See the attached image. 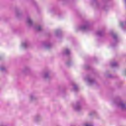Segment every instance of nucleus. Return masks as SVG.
Listing matches in <instances>:
<instances>
[{"label": "nucleus", "mask_w": 126, "mask_h": 126, "mask_svg": "<svg viewBox=\"0 0 126 126\" xmlns=\"http://www.w3.org/2000/svg\"><path fill=\"white\" fill-rule=\"evenodd\" d=\"M120 25L123 30H126V21L121 22Z\"/></svg>", "instance_id": "12"}, {"label": "nucleus", "mask_w": 126, "mask_h": 126, "mask_svg": "<svg viewBox=\"0 0 126 126\" xmlns=\"http://www.w3.org/2000/svg\"><path fill=\"white\" fill-rule=\"evenodd\" d=\"M107 1L108 0H102L100 2L98 1L97 0H93L92 4L94 7L107 10L109 8Z\"/></svg>", "instance_id": "1"}, {"label": "nucleus", "mask_w": 126, "mask_h": 126, "mask_svg": "<svg viewBox=\"0 0 126 126\" xmlns=\"http://www.w3.org/2000/svg\"><path fill=\"white\" fill-rule=\"evenodd\" d=\"M118 107L119 108H120L121 110L123 111H125L126 110V105L125 103H124L123 101H119L117 104Z\"/></svg>", "instance_id": "5"}, {"label": "nucleus", "mask_w": 126, "mask_h": 126, "mask_svg": "<svg viewBox=\"0 0 126 126\" xmlns=\"http://www.w3.org/2000/svg\"><path fill=\"white\" fill-rule=\"evenodd\" d=\"M90 115H92V113H90Z\"/></svg>", "instance_id": "28"}, {"label": "nucleus", "mask_w": 126, "mask_h": 126, "mask_svg": "<svg viewBox=\"0 0 126 126\" xmlns=\"http://www.w3.org/2000/svg\"><path fill=\"white\" fill-rule=\"evenodd\" d=\"M97 36L98 37H103L105 35V31H98L96 32Z\"/></svg>", "instance_id": "10"}, {"label": "nucleus", "mask_w": 126, "mask_h": 126, "mask_svg": "<svg viewBox=\"0 0 126 126\" xmlns=\"http://www.w3.org/2000/svg\"><path fill=\"white\" fill-rule=\"evenodd\" d=\"M40 116L37 115V116L35 117V121L36 122H38V121H39V120H40Z\"/></svg>", "instance_id": "23"}, {"label": "nucleus", "mask_w": 126, "mask_h": 126, "mask_svg": "<svg viewBox=\"0 0 126 126\" xmlns=\"http://www.w3.org/2000/svg\"><path fill=\"white\" fill-rule=\"evenodd\" d=\"M27 22L30 27L33 26V20L30 16H28L27 18Z\"/></svg>", "instance_id": "8"}, {"label": "nucleus", "mask_w": 126, "mask_h": 126, "mask_svg": "<svg viewBox=\"0 0 126 126\" xmlns=\"http://www.w3.org/2000/svg\"><path fill=\"white\" fill-rule=\"evenodd\" d=\"M43 77L44 78H50V74L49 73V72H45L43 75Z\"/></svg>", "instance_id": "18"}, {"label": "nucleus", "mask_w": 126, "mask_h": 126, "mask_svg": "<svg viewBox=\"0 0 126 126\" xmlns=\"http://www.w3.org/2000/svg\"><path fill=\"white\" fill-rule=\"evenodd\" d=\"M0 70H1L2 72H6L7 71V69L4 66H0Z\"/></svg>", "instance_id": "16"}, {"label": "nucleus", "mask_w": 126, "mask_h": 126, "mask_svg": "<svg viewBox=\"0 0 126 126\" xmlns=\"http://www.w3.org/2000/svg\"><path fill=\"white\" fill-rule=\"evenodd\" d=\"M34 29L36 31L41 32V31H42V27L40 25H37L34 27Z\"/></svg>", "instance_id": "13"}, {"label": "nucleus", "mask_w": 126, "mask_h": 126, "mask_svg": "<svg viewBox=\"0 0 126 126\" xmlns=\"http://www.w3.org/2000/svg\"><path fill=\"white\" fill-rule=\"evenodd\" d=\"M30 97H31V100H36V99H37V97H36V96H35L33 94H31Z\"/></svg>", "instance_id": "21"}, {"label": "nucleus", "mask_w": 126, "mask_h": 126, "mask_svg": "<svg viewBox=\"0 0 126 126\" xmlns=\"http://www.w3.org/2000/svg\"><path fill=\"white\" fill-rule=\"evenodd\" d=\"M62 54L63 56H70V50L68 49H65L63 51Z\"/></svg>", "instance_id": "9"}, {"label": "nucleus", "mask_w": 126, "mask_h": 126, "mask_svg": "<svg viewBox=\"0 0 126 126\" xmlns=\"http://www.w3.org/2000/svg\"><path fill=\"white\" fill-rule=\"evenodd\" d=\"M110 65H111V66H112V67H117L119 66V64L118 63L115 62H111L110 63Z\"/></svg>", "instance_id": "14"}, {"label": "nucleus", "mask_w": 126, "mask_h": 126, "mask_svg": "<svg viewBox=\"0 0 126 126\" xmlns=\"http://www.w3.org/2000/svg\"><path fill=\"white\" fill-rule=\"evenodd\" d=\"M28 46H29V41H26L22 43V47L24 48V49H27Z\"/></svg>", "instance_id": "11"}, {"label": "nucleus", "mask_w": 126, "mask_h": 126, "mask_svg": "<svg viewBox=\"0 0 126 126\" xmlns=\"http://www.w3.org/2000/svg\"><path fill=\"white\" fill-rule=\"evenodd\" d=\"M75 110L77 112H79L82 110V106H81V101H77L76 105L74 107Z\"/></svg>", "instance_id": "4"}, {"label": "nucleus", "mask_w": 126, "mask_h": 126, "mask_svg": "<svg viewBox=\"0 0 126 126\" xmlns=\"http://www.w3.org/2000/svg\"><path fill=\"white\" fill-rule=\"evenodd\" d=\"M110 35L112 39L110 42V46L114 48V47H116V46L118 45V43L120 42V38H119V36L116 32H111Z\"/></svg>", "instance_id": "2"}, {"label": "nucleus", "mask_w": 126, "mask_h": 126, "mask_svg": "<svg viewBox=\"0 0 126 126\" xmlns=\"http://www.w3.org/2000/svg\"><path fill=\"white\" fill-rule=\"evenodd\" d=\"M85 68L87 70L91 69V67L89 65H86Z\"/></svg>", "instance_id": "24"}, {"label": "nucleus", "mask_w": 126, "mask_h": 126, "mask_svg": "<svg viewBox=\"0 0 126 126\" xmlns=\"http://www.w3.org/2000/svg\"><path fill=\"white\" fill-rule=\"evenodd\" d=\"M72 86H73V90L75 92H77L78 90V87L77 86V85H76V84H72Z\"/></svg>", "instance_id": "17"}, {"label": "nucleus", "mask_w": 126, "mask_h": 126, "mask_svg": "<svg viewBox=\"0 0 126 126\" xmlns=\"http://www.w3.org/2000/svg\"><path fill=\"white\" fill-rule=\"evenodd\" d=\"M83 126H93V125L91 124L86 123V124H84Z\"/></svg>", "instance_id": "25"}, {"label": "nucleus", "mask_w": 126, "mask_h": 126, "mask_svg": "<svg viewBox=\"0 0 126 126\" xmlns=\"http://www.w3.org/2000/svg\"><path fill=\"white\" fill-rule=\"evenodd\" d=\"M62 34V31L61 30H57L55 31V34L57 36L59 37Z\"/></svg>", "instance_id": "15"}, {"label": "nucleus", "mask_w": 126, "mask_h": 126, "mask_svg": "<svg viewBox=\"0 0 126 126\" xmlns=\"http://www.w3.org/2000/svg\"><path fill=\"white\" fill-rule=\"evenodd\" d=\"M107 76L108 78H114V76L111 74H108Z\"/></svg>", "instance_id": "26"}, {"label": "nucleus", "mask_w": 126, "mask_h": 126, "mask_svg": "<svg viewBox=\"0 0 126 126\" xmlns=\"http://www.w3.org/2000/svg\"><path fill=\"white\" fill-rule=\"evenodd\" d=\"M43 45L45 49H51V48L53 47V44H52L49 41L43 42Z\"/></svg>", "instance_id": "6"}, {"label": "nucleus", "mask_w": 126, "mask_h": 126, "mask_svg": "<svg viewBox=\"0 0 126 126\" xmlns=\"http://www.w3.org/2000/svg\"><path fill=\"white\" fill-rule=\"evenodd\" d=\"M86 80H87L89 84H91V85H92L93 84H96V83H97L96 82V80H95V79L91 78V77H87L86 78Z\"/></svg>", "instance_id": "7"}, {"label": "nucleus", "mask_w": 126, "mask_h": 126, "mask_svg": "<svg viewBox=\"0 0 126 126\" xmlns=\"http://www.w3.org/2000/svg\"><path fill=\"white\" fill-rule=\"evenodd\" d=\"M33 3H34V4H37V3H36V2H35V1H33Z\"/></svg>", "instance_id": "27"}, {"label": "nucleus", "mask_w": 126, "mask_h": 126, "mask_svg": "<svg viewBox=\"0 0 126 126\" xmlns=\"http://www.w3.org/2000/svg\"><path fill=\"white\" fill-rule=\"evenodd\" d=\"M16 16L17 17H19L21 15V13L19 12V11H20V10L19 9H17L16 10Z\"/></svg>", "instance_id": "19"}, {"label": "nucleus", "mask_w": 126, "mask_h": 126, "mask_svg": "<svg viewBox=\"0 0 126 126\" xmlns=\"http://www.w3.org/2000/svg\"><path fill=\"white\" fill-rule=\"evenodd\" d=\"M79 29L82 31H89L91 29L90 23L88 21H86L83 24L79 27Z\"/></svg>", "instance_id": "3"}, {"label": "nucleus", "mask_w": 126, "mask_h": 126, "mask_svg": "<svg viewBox=\"0 0 126 126\" xmlns=\"http://www.w3.org/2000/svg\"><path fill=\"white\" fill-rule=\"evenodd\" d=\"M66 65H67V66H69L70 64H71V62L70 61V60H68V61H67L66 62Z\"/></svg>", "instance_id": "22"}, {"label": "nucleus", "mask_w": 126, "mask_h": 126, "mask_svg": "<svg viewBox=\"0 0 126 126\" xmlns=\"http://www.w3.org/2000/svg\"><path fill=\"white\" fill-rule=\"evenodd\" d=\"M30 70V68L28 67H26L23 69V71L24 72V73H26V72H28Z\"/></svg>", "instance_id": "20"}]
</instances>
